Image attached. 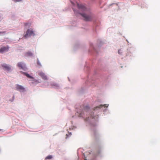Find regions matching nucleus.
Segmentation results:
<instances>
[{
	"instance_id": "f257e3e1",
	"label": "nucleus",
	"mask_w": 160,
	"mask_h": 160,
	"mask_svg": "<svg viewBox=\"0 0 160 160\" xmlns=\"http://www.w3.org/2000/svg\"><path fill=\"white\" fill-rule=\"evenodd\" d=\"M73 10L75 13V14H77L78 13H79L84 18V20L87 21H91L93 19V16L92 14H90V15H87L85 13H81L80 12H78L77 11L75 10L73 8Z\"/></svg>"
},
{
	"instance_id": "f03ea898",
	"label": "nucleus",
	"mask_w": 160,
	"mask_h": 160,
	"mask_svg": "<svg viewBox=\"0 0 160 160\" xmlns=\"http://www.w3.org/2000/svg\"><path fill=\"white\" fill-rule=\"evenodd\" d=\"M3 69L5 71L9 72L11 70V67L9 65L3 63L1 65Z\"/></svg>"
},
{
	"instance_id": "7ed1b4c3",
	"label": "nucleus",
	"mask_w": 160,
	"mask_h": 160,
	"mask_svg": "<svg viewBox=\"0 0 160 160\" xmlns=\"http://www.w3.org/2000/svg\"><path fill=\"white\" fill-rule=\"evenodd\" d=\"M34 33L32 30L31 29H28L26 31V34L24 35L25 38H27L28 37L32 35H34Z\"/></svg>"
},
{
	"instance_id": "20e7f679",
	"label": "nucleus",
	"mask_w": 160,
	"mask_h": 160,
	"mask_svg": "<svg viewBox=\"0 0 160 160\" xmlns=\"http://www.w3.org/2000/svg\"><path fill=\"white\" fill-rule=\"evenodd\" d=\"M9 47L8 46H3L0 48V53H3L8 51Z\"/></svg>"
},
{
	"instance_id": "39448f33",
	"label": "nucleus",
	"mask_w": 160,
	"mask_h": 160,
	"mask_svg": "<svg viewBox=\"0 0 160 160\" xmlns=\"http://www.w3.org/2000/svg\"><path fill=\"white\" fill-rule=\"evenodd\" d=\"M18 66L20 68L22 69V70L25 71L27 69L25 65L22 62H19L17 64Z\"/></svg>"
},
{
	"instance_id": "423d86ee",
	"label": "nucleus",
	"mask_w": 160,
	"mask_h": 160,
	"mask_svg": "<svg viewBox=\"0 0 160 160\" xmlns=\"http://www.w3.org/2000/svg\"><path fill=\"white\" fill-rule=\"evenodd\" d=\"M77 6L79 10H81L82 11H86V7L84 6L82 4L77 3Z\"/></svg>"
},
{
	"instance_id": "0eeeda50",
	"label": "nucleus",
	"mask_w": 160,
	"mask_h": 160,
	"mask_svg": "<svg viewBox=\"0 0 160 160\" xmlns=\"http://www.w3.org/2000/svg\"><path fill=\"white\" fill-rule=\"evenodd\" d=\"M16 88L17 90L20 92H24L25 91V88L21 85H17Z\"/></svg>"
},
{
	"instance_id": "6e6552de",
	"label": "nucleus",
	"mask_w": 160,
	"mask_h": 160,
	"mask_svg": "<svg viewBox=\"0 0 160 160\" xmlns=\"http://www.w3.org/2000/svg\"><path fill=\"white\" fill-rule=\"evenodd\" d=\"M38 75L40 76L44 80H47V78L46 75H45L44 73L42 72H39L38 73Z\"/></svg>"
},
{
	"instance_id": "1a4fd4ad",
	"label": "nucleus",
	"mask_w": 160,
	"mask_h": 160,
	"mask_svg": "<svg viewBox=\"0 0 160 160\" xmlns=\"http://www.w3.org/2000/svg\"><path fill=\"white\" fill-rule=\"evenodd\" d=\"M22 72V74H23L25 76H26L28 78H31V79H33V78L31 76H30L28 73H27L26 72Z\"/></svg>"
},
{
	"instance_id": "9d476101",
	"label": "nucleus",
	"mask_w": 160,
	"mask_h": 160,
	"mask_svg": "<svg viewBox=\"0 0 160 160\" xmlns=\"http://www.w3.org/2000/svg\"><path fill=\"white\" fill-rule=\"evenodd\" d=\"M25 56L27 57H30L32 55V53L31 52L29 51L26 52L25 53Z\"/></svg>"
},
{
	"instance_id": "9b49d317",
	"label": "nucleus",
	"mask_w": 160,
	"mask_h": 160,
	"mask_svg": "<svg viewBox=\"0 0 160 160\" xmlns=\"http://www.w3.org/2000/svg\"><path fill=\"white\" fill-rule=\"evenodd\" d=\"M103 106H104V107H108V106L107 104H104V105H101L99 106H97V107H96V108H95L94 109V110H95L97 108H101Z\"/></svg>"
},
{
	"instance_id": "f8f14e48",
	"label": "nucleus",
	"mask_w": 160,
	"mask_h": 160,
	"mask_svg": "<svg viewBox=\"0 0 160 160\" xmlns=\"http://www.w3.org/2000/svg\"><path fill=\"white\" fill-rule=\"evenodd\" d=\"M52 158V155H49L47 156L45 158V160L47 159H50Z\"/></svg>"
},
{
	"instance_id": "ddd939ff",
	"label": "nucleus",
	"mask_w": 160,
	"mask_h": 160,
	"mask_svg": "<svg viewBox=\"0 0 160 160\" xmlns=\"http://www.w3.org/2000/svg\"><path fill=\"white\" fill-rule=\"evenodd\" d=\"M37 64H38V65H39L40 66H41V65L40 64V62L38 60H38H37Z\"/></svg>"
},
{
	"instance_id": "4468645a",
	"label": "nucleus",
	"mask_w": 160,
	"mask_h": 160,
	"mask_svg": "<svg viewBox=\"0 0 160 160\" xmlns=\"http://www.w3.org/2000/svg\"><path fill=\"white\" fill-rule=\"evenodd\" d=\"M13 0L15 2H19V1H21V0Z\"/></svg>"
},
{
	"instance_id": "2eb2a0df",
	"label": "nucleus",
	"mask_w": 160,
	"mask_h": 160,
	"mask_svg": "<svg viewBox=\"0 0 160 160\" xmlns=\"http://www.w3.org/2000/svg\"><path fill=\"white\" fill-rule=\"evenodd\" d=\"M120 50H118V53L119 54H120Z\"/></svg>"
},
{
	"instance_id": "dca6fc26",
	"label": "nucleus",
	"mask_w": 160,
	"mask_h": 160,
	"mask_svg": "<svg viewBox=\"0 0 160 160\" xmlns=\"http://www.w3.org/2000/svg\"><path fill=\"white\" fill-rule=\"evenodd\" d=\"M86 108H89H89L88 107V106H86Z\"/></svg>"
},
{
	"instance_id": "f3484780",
	"label": "nucleus",
	"mask_w": 160,
	"mask_h": 160,
	"mask_svg": "<svg viewBox=\"0 0 160 160\" xmlns=\"http://www.w3.org/2000/svg\"><path fill=\"white\" fill-rule=\"evenodd\" d=\"M80 116H82V113H81L80 114Z\"/></svg>"
},
{
	"instance_id": "a211bd4d",
	"label": "nucleus",
	"mask_w": 160,
	"mask_h": 160,
	"mask_svg": "<svg viewBox=\"0 0 160 160\" xmlns=\"http://www.w3.org/2000/svg\"><path fill=\"white\" fill-rule=\"evenodd\" d=\"M71 2L72 4H74V3L72 2Z\"/></svg>"
},
{
	"instance_id": "6ab92c4d",
	"label": "nucleus",
	"mask_w": 160,
	"mask_h": 160,
	"mask_svg": "<svg viewBox=\"0 0 160 160\" xmlns=\"http://www.w3.org/2000/svg\"><path fill=\"white\" fill-rule=\"evenodd\" d=\"M92 118H94V117H92Z\"/></svg>"
},
{
	"instance_id": "aec40b11",
	"label": "nucleus",
	"mask_w": 160,
	"mask_h": 160,
	"mask_svg": "<svg viewBox=\"0 0 160 160\" xmlns=\"http://www.w3.org/2000/svg\"><path fill=\"white\" fill-rule=\"evenodd\" d=\"M2 33V32H0V33Z\"/></svg>"
}]
</instances>
